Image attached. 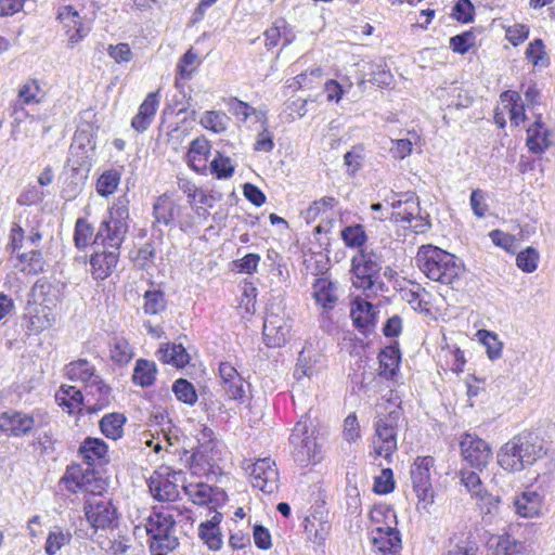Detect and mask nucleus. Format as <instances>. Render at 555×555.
Wrapping results in <instances>:
<instances>
[{
  "mask_svg": "<svg viewBox=\"0 0 555 555\" xmlns=\"http://www.w3.org/2000/svg\"><path fill=\"white\" fill-rule=\"evenodd\" d=\"M156 357L160 362L177 369L188 365L191 359L182 344L176 343L162 344L156 351Z\"/></svg>",
  "mask_w": 555,
  "mask_h": 555,
  "instance_id": "obj_28",
  "label": "nucleus"
},
{
  "mask_svg": "<svg viewBox=\"0 0 555 555\" xmlns=\"http://www.w3.org/2000/svg\"><path fill=\"white\" fill-rule=\"evenodd\" d=\"M209 149L210 146L207 140L199 138L193 140L186 154L190 167L195 171L205 168Z\"/></svg>",
  "mask_w": 555,
  "mask_h": 555,
  "instance_id": "obj_40",
  "label": "nucleus"
},
{
  "mask_svg": "<svg viewBox=\"0 0 555 555\" xmlns=\"http://www.w3.org/2000/svg\"><path fill=\"white\" fill-rule=\"evenodd\" d=\"M551 130L542 121L541 115L527 129L526 145L533 154H543L551 146Z\"/></svg>",
  "mask_w": 555,
  "mask_h": 555,
  "instance_id": "obj_22",
  "label": "nucleus"
},
{
  "mask_svg": "<svg viewBox=\"0 0 555 555\" xmlns=\"http://www.w3.org/2000/svg\"><path fill=\"white\" fill-rule=\"evenodd\" d=\"M479 546L472 531L454 533L442 555H478Z\"/></svg>",
  "mask_w": 555,
  "mask_h": 555,
  "instance_id": "obj_29",
  "label": "nucleus"
},
{
  "mask_svg": "<svg viewBox=\"0 0 555 555\" xmlns=\"http://www.w3.org/2000/svg\"><path fill=\"white\" fill-rule=\"evenodd\" d=\"M378 360L379 375L387 379L392 378L396 375L401 361V352L398 344L396 343L382 349L378 354Z\"/></svg>",
  "mask_w": 555,
  "mask_h": 555,
  "instance_id": "obj_35",
  "label": "nucleus"
},
{
  "mask_svg": "<svg viewBox=\"0 0 555 555\" xmlns=\"http://www.w3.org/2000/svg\"><path fill=\"white\" fill-rule=\"evenodd\" d=\"M529 36V27L525 24H514L506 28V39L513 44L522 43Z\"/></svg>",
  "mask_w": 555,
  "mask_h": 555,
  "instance_id": "obj_64",
  "label": "nucleus"
},
{
  "mask_svg": "<svg viewBox=\"0 0 555 555\" xmlns=\"http://www.w3.org/2000/svg\"><path fill=\"white\" fill-rule=\"evenodd\" d=\"M86 389L87 396H91L86 402L87 413L95 414L111 404L113 400L112 388L100 376L89 382Z\"/></svg>",
  "mask_w": 555,
  "mask_h": 555,
  "instance_id": "obj_19",
  "label": "nucleus"
},
{
  "mask_svg": "<svg viewBox=\"0 0 555 555\" xmlns=\"http://www.w3.org/2000/svg\"><path fill=\"white\" fill-rule=\"evenodd\" d=\"M386 202L392 208L390 220L395 223H411L422 210L414 192L393 193Z\"/></svg>",
  "mask_w": 555,
  "mask_h": 555,
  "instance_id": "obj_11",
  "label": "nucleus"
},
{
  "mask_svg": "<svg viewBox=\"0 0 555 555\" xmlns=\"http://www.w3.org/2000/svg\"><path fill=\"white\" fill-rule=\"evenodd\" d=\"M197 447L192 457L202 461L208 465L215 461L214 451L217 446L214 430L205 425L202 426L196 436Z\"/></svg>",
  "mask_w": 555,
  "mask_h": 555,
  "instance_id": "obj_31",
  "label": "nucleus"
},
{
  "mask_svg": "<svg viewBox=\"0 0 555 555\" xmlns=\"http://www.w3.org/2000/svg\"><path fill=\"white\" fill-rule=\"evenodd\" d=\"M159 105L158 92H151L139 107L137 115L131 120V126L138 132H144L154 120Z\"/></svg>",
  "mask_w": 555,
  "mask_h": 555,
  "instance_id": "obj_26",
  "label": "nucleus"
},
{
  "mask_svg": "<svg viewBox=\"0 0 555 555\" xmlns=\"http://www.w3.org/2000/svg\"><path fill=\"white\" fill-rule=\"evenodd\" d=\"M85 139L88 141V143H90L87 134L83 132L76 133L74 137V143L69 149V156L67 162L68 164H72V169L74 171H78L80 169L89 171L92 166L91 157L89 156L88 151L86 150V145L82 142Z\"/></svg>",
  "mask_w": 555,
  "mask_h": 555,
  "instance_id": "obj_32",
  "label": "nucleus"
},
{
  "mask_svg": "<svg viewBox=\"0 0 555 555\" xmlns=\"http://www.w3.org/2000/svg\"><path fill=\"white\" fill-rule=\"evenodd\" d=\"M157 366L154 361L138 359L133 369L132 382L142 388L151 387L156 379Z\"/></svg>",
  "mask_w": 555,
  "mask_h": 555,
  "instance_id": "obj_36",
  "label": "nucleus"
},
{
  "mask_svg": "<svg viewBox=\"0 0 555 555\" xmlns=\"http://www.w3.org/2000/svg\"><path fill=\"white\" fill-rule=\"evenodd\" d=\"M120 251L109 248L95 250L90 257L91 274L95 280H105L115 270Z\"/></svg>",
  "mask_w": 555,
  "mask_h": 555,
  "instance_id": "obj_20",
  "label": "nucleus"
},
{
  "mask_svg": "<svg viewBox=\"0 0 555 555\" xmlns=\"http://www.w3.org/2000/svg\"><path fill=\"white\" fill-rule=\"evenodd\" d=\"M172 391L176 398L185 404L194 405L197 401V393L193 384L185 378L177 379L172 385Z\"/></svg>",
  "mask_w": 555,
  "mask_h": 555,
  "instance_id": "obj_50",
  "label": "nucleus"
},
{
  "mask_svg": "<svg viewBox=\"0 0 555 555\" xmlns=\"http://www.w3.org/2000/svg\"><path fill=\"white\" fill-rule=\"evenodd\" d=\"M219 376L221 378L222 389L231 400L241 403L246 402L248 384L237 372V370L229 362H221L219 365Z\"/></svg>",
  "mask_w": 555,
  "mask_h": 555,
  "instance_id": "obj_13",
  "label": "nucleus"
},
{
  "mask_svg": "<svg viewBox=\"0 0 555 555\" xmlns=\"http://www.w3.org/2000/svg\"><path fill=\"white\" fill-rule=\"evenodd\" d=\"M47 423V414L39 411L26 414L10 409L0 414V430L12 437L27 436L34 428L42 427Z\"/></svg>",
  "mask_w": 555,
  "mask_h": 555,
  "instance_id": "obj_6",
  "label": "nucleus"
},
{
  "mask_svg": "<svg viewBox=\"0 0 555 555\" xmlns=\"http://www.w3.org/2000/svg\"><path fill=\"white\" fill-rule=\"evenodd\" d=\"M181 473H173V480L158 476L150 479V491L157 501H175L179 496L178 487L176 485L177 476Z\"/></svg>",
  "mask_w": 555,
  "mask_h": 555,
  "instance_id": "obj_33",
  "label": "nucleus"
},
{
  "mask_svg": "<svg viewBox=\"0 0 555 555\" xmlns=\"http://www.w3.org/2000/svg\"><path fill=\"white\" fill-rule=\"evenodd\" d=\"M18 260L25 264L23 271L28 274L36 275L44 272L46 260L38 249L18 255Z\"/></svg>",
  "mask_w": 555,
  "mask_h": 555,
  "instance_id": "obj_47",
  "label": "nucleus"
},
{
  "mask_svg": "<svg viewBox=\"0 0 555 555\" xmlns=\"http://www.w3.org/2000/svg\"><path fill=\"white\" fill-rule=\"evenodd\" d=\"M55 399L61 406L67 409L69 414L75 413L76 410L80 411L82 404L86 406L83 395L74 386H62Z\"/></svg>",
  "mask_w": 555,
  "mask_h": 555,
  "instance_id": "obj_39",
  "label": "nucleus"
},
{
  "mask_svg": "<svg viewBox=\"0 0 555 555\" xmlns=\"http://www.w3.org/2000/svg\"><path fill=\"white\" fill-rule=\"evenodd\" d=\"M382 255L373 249L361 248L351 259L352 285L361 289L364 295H377L384 292L385 284L382 280Z\"/></svg>",
  "mask_w": 555,
  "mask_h": 555,
  "instance_id": "obj_3",
  "label": "nucleus"
},
{
  "mask_svg": "<svg viewBox=\"0 0 555 555\" xmlns=\"http://www.w3.org/2000/svg\"><path fill=\"white\" fill-rule=\"evenodd\" d=\"M315 434L317 428L307 415L300 417L291 434L289 442L294 448L293 457L302 467L315 464L322 459Z\"/></svg>",
  "mask_w": 555,
  "mask_h": 555,
  "instance_id": "obj_4",
  "label": "nucleus"
},
{
  "mask_svg": "<svg viewBox=\"0 0 555 555\" xmlns=\"http://www.w3.org/2000/svg\"><path fill=\"white\" fill-rule=\"evenodd\" d=\"M108 447L101 438L87 437L79 446L78 455L88 466H93L105 459Z\"/></svg>",
  "mask_w": 555,
  "mask_h": 555,
  "instance_id": "obj_30",
  "label": "nucleus"
},
{
  "mask_svg": "<svg viewBox=\"0 0 555 555\" xmlns=\"http://www.w3.org/2000/svg\"><path fill=\"white\" fill-rule=\"evenodd\" d=\"M460 448L464 461L478 470H482L492 456L489 444L472 434L463 435Z\"/></svg>",
  "mask_w": 555,
  "mask_h": 555,
  "instance_id": "obj_12",
  "label": "nucleus"
},
{
  "mask_svg": "<svg viewBox=\"0 0 555 555\" xmlns=\"http://www.w3.org/2000/svg\"><path fill=\"white\" fill-rule=\"evenodd\" d=\"M107 488V481L94 468L88 467L81 491L101 495Z\"/></svg>",
  "mask_w": 555,
  "mask_h": 555,
  "instance_id": "obj_48",
  "label": "nucleus"
},
{
  "mask_svg": "<svg viewBox=\"0 0 555 555\" xmlns=\"http://www.w3.org/2000/svg\"><path fill=\"white\" fill-rule=\"evenodd\" d=\"M94 236L93 225L86 218H78L74 229L75 247L79 250L87 248L93 243Z\"/></svg>",
  "mask_w": 555,
  "mask_h": 555,
  "instance_id": "obj_44",
  "label": "nucleus"
},
{
  "mask_svg": "<svg viewBox=\"0 0 555 555\" xmlns=\"http://www.w3.org/2000/svg\"><path fill=\"white\" fill-rule=\"evenodd\" d=\"M542 499L535 491H525L515 499L517 514L522 517H534L540 514Z\"/></svg>",
  "mask_w": 555,
  "mask_h": 555,
  "instance_id": "obj_37",
  "label": "nucleus"
},
{
  "mask_svg": "<svg viewBox=\"0 0 555 555\" xmlns=\"http://www.w3.org/2000/svg\"><path fill=\"white\" fill-rule=\"evenodd\" d=\"M182 206L176 203L168 194L158 196L153 205V216L156 223L170 225L179 219Z\"/></svg>",
  "mask_w": 555,
  "mask_h": 555,
  "instance_id": "obj_24",
  "label": "nucleus"
},
{
  "mask_svg": "<svg viewBox=\"0 0 555 555\" xmlns=\"http://www.w3.org/2000/svg\"><path fill=\"white\" fill-rule=\"evenodd\" d=\"M478 335L481 343L487 347V353L491 360L499 359L502 352V344L498 340L494 333L488 331H479Z\"/></svg>",
  "mask_w": 555,
  "mask_h": 555,
  "instance_id": "obj_59",
  "label": "nucleus"
},
{
  "mask_svg": "<svg viewBox=\"0 0 555 555\" xmlns=\"http://www.w3.org/2000/svg\"><path fill=\"white\" fill-rule=\"evenodd\" d=\"M83 512L88 522L95 531L113 529L118 525L117 507L111 500L89 499L83 504Z\"/></svg>",
  "mask_w": 555,
  "mask_h": 555,
  "instance_id": "obj_8",
  "label": "nucleus"
},
{
  "mask_svg": "<svg viewBox=\"0 0 555 555\" xmlns=\"http://www.w3.org/2000/svg\"><path fill=\"white\" fill-rule=\"evenodd\" d=\"M120 182V173L115 169L104 171L98 179L96 192L107 197L113 194Z\"/></svg>",
  "mask_w": 555,
  "mask_h": 555,
  "instance_id": "obj_49",
  "label": "nucleus"
},
{
  "mask_svg": "<svg viewBox=\"0 0 555 555\" xmlns=\"http://www.w3.org/2000/svg\"><path fill=\"white\" fill-rule=\"evenodd\" d=\"M473 96L462 87L454 86L448 92L447 105L449 108L462 109L473 104Z\"/></svg>",
  "mask_w": 555,
  "mask_h": 555,
  "instance_id": "obj_51",
  "label": "nucleus"
},
{
  "mask_svg": "<svg viewBox=\"0 0 555 555\" xmlns=\"http://www.w3.org/2000/svg\"><path fill=\"white\" fill-rule=\"evenodd\" d=\"M64 285L56 280H50L46 276L38 279L30 289L34 302H39L48 309L56 307L61 301Z\"/></svg>",
  "mask_w": 555,
  "mask_h": 555,
  "instance_id": "obj_15",
  "label": "nucleus"
},
{
  "mask_svg": "<svg viewBox=\"0 0 555 555\" xmlns=\"http://www.w3.org/2000/svg\"><path fill=\"white\" fill-rule=\"evenodd\" d=\"M56 18L63 25L70 46L78 43L89 33V28L83 26L79 13L73 5L60 8Z\"/></svg>",
  "mask_w": 555,
  "mask_h": 555,
  "instance_id": "obj_18",
  "label": "nucleus"
},
{
  "mask_svg": "<svg viewBox=\"0 0 555 555\" xmlns=\"http://www.w3.org/2000/svg\"><path fill=\"white\" fill-rule=\"evenodd\" d=\"M197 59V55L192 51L188 50L183 56L180 59L178 65H177V72L180 78L182 79H190L192 76V73L194 68L192 66L194 65L195 61Z\"/></svg>",
  "mask_w": 555,
  "mask_h": 555,
  "instance_id": "obj_63",
  "label": "nucleus"
},
{
  "mask_svg": "<svg viewBox=\"0 0 555 555\" xmlns=\"http://www.w3.org/2000/svg\"><path fill=\"white\" fill-rule=\"evenodd\" d=\"M539 259L538 250L529 246L517 255L516 264L524 272L531 273L537 270Z\"/></svg>",
  "mask_w": 555,
  "mask_h": 555,
  "instance_id": "obj_55",
  "label": "nucleus"
},
{
  "mask_svg": "<svg viewBox=\"0 0 555 555\" xmlns=\"http://www.w3.org/2000/svg\"><path fill=\"white\" fill-rule=\"evenodd\" d=\"M129 225H122L120 222L104 219L95 233L93 245L102 248H109L119 251L128 233Z\"/></svg>",
  "mask_w": 555,
  "mask_h": 555,
  "instance_id": "obj_14",
  "label": "nucleus"
},
{
  "mask_svg": "<svg viewBox=\"0 0 555 555\" xmlns=\"http://www.w3.org/2000/svg\"><path fill=\"white\" fill-rule=\"evenodd\" d=\"M176 524L175 516L168 511H155L147 517L145 528L151 551L172 552L179 546Z\"/></svg>",
  "mask_w": 555,
  "mask_h": 555,
  "instance_id": "obj_5",
  "label": "nucleus"
},
{
  "mask_svg": "<svg viewBox=\"0 0 555 555\" xmlns=\"http://www.w3.org/2000/svg\"><path fill=\"white\" fill-rule=\"evenodd\" d=\"M395 489L393 474L390 468L382 469L379 476L375 477L373 490L377 494H388Z\"/></svg>",
  "mask_w": 555,
  "mask_h": 555,
  "instance_id": "obj_61",
  "label": "nucleus"
},
{
  "mask_svg": "<svg viewBox=\"0 0 555 555\" xmlns=\"http://www.w3.org/2000/svg\"><path fill=\"white\" fill-rule=\"evenodd\" d=\"M341 240L345 245L350 248H363L366 243L367 235L362 224H352L345 227L341 232Z\"/></svg>",
  "mask_w": 555,
  "mask_h": 555,
  "instance_id": "obj_46",
  "label": "nucleus"
},
{
  "mask_svg": "<svg viewBox=\"0 0 555 555\" xmlns=\"http://www.w3.org/2000/svg\"><path fill=\"white\" fill-rule=\"evenodd\" d=\"M350 315L354 327L363 335H367L376 325V307L362 298H356L351 305Z\"/></svg>",
  "mask_w": 555,
  "mask_h": 555,
  "instance_id": "obj_17",
  "label": "nucleus"
},
{
  "mask_svg": "<svg viewBox=\"0 0 555 555\" xmlns=\"http://www.w3.org/2000/svg\"><path fill=\"white\" fill-rule=\"evenodd\" d=\"M127 418L122 413H109L100 421L101 433L108 439L117 440L124 435V425Z\"/></svg>",
  "mask_w": 555,
  "mask_h": 555,
  "instance_id": "obj_38",
  "label": "nucleus"
},
{
  "mask_svg": "<svg viewBox=\"0 0 555 555\" xmlns=\"http://www.w3.org/2000/svg\"><path fill=\"white\" fill-rule=\"evenodd\" d=\"M331 524L323 512L315 511L305 519V532L314 544H322L331 531Z\"/></svg>",
  "mask_w": 555,
  "mask_h": 555,
  "instance_id": "obj_27",
  "label": "nucleus"
},
{
  "mask_svg": "<svg viewBox=\"0 0 555 555\" xmlns=\"http://www.w3.org/2000/svg\"><path fill=\"white\" fill-rule=\"evenodd\" d=\"M39 92L40 87L37 80H28L21 87L17 100L12 103L10 107L12 109L11 115L14 117L15 121L21 122L27 116L23 104H36L40 102L38 98Z\"/></svg>",
  "mask_w": 555,
  "mask_h": 555,
  "instance_id": "obj_21",
  "label": "nucleus"
},
{
  "mask_svg": "<svg viewBox=\"0 0 555 555\" xmlns=\"http://www.w3.org/2000/svg\"><path fill=\"white\" fill-rule=\"evenodd\" d=\"M546 454L543 440L534 433L514 436L498 452V464L508 473H518Z\"/></svg>",
  "mask_w": 555,
  "mask_h": 555,
  "instance_id": "obj_1",
  "label": "nucleus"
},
{
  "mask_svg": "<svg viewBox=\"0 0 555 555\" xmlns=\"http://www.w3.org/2000/svg\"><path fill=\"white\" fill-rule=\"evenodd\" d=\"M475 9L470 0H459L453 7L455 20L462 23H470L474 21Z\"/></svg>",
  "mask_w": 555,
  "mask_h": 555,
  "instance_id": "obj_62",
  "label": "nucleus"
},
{
  "mask_svg": "<svg viewBox=\"0 0 555 555\" xmlns=\"http://www.w3.org/2000/svg\"><path fill=\"white\" fill-rule=\"evenodd\" d=\"M129 218L128 199L125 196H120L114 203L108 211V220L115 221L122 225H128L127 220Z\"/></svg>",
  "mask_w": 555,
  "mask_h": 555,
  "instance_id": "obj_60",
  "label": "nucleus"
},
{
  "mask_svg": "<svg viewBox=\"0 0 555 555\" xmlns=\"http://www.w3.org/2000/svg\"><path fill=\"white\" fill-rule=\"evenodd\" d=\"M198 535L211 551H219L222 546V535L220 528H211L201 524L198 527Z\"/></svg>",
  "mask_w": 555,
  "mask_h": 555,
  "instance_id": "obj_57",
  "label": "nucleus"
},
{
  "mask_svg": "<svg viewBox=\"0 0 555 555\" xmlns=\"http://www.w3.org/2000/svg\"><path fill=\"white\" fill-rule=\"evenodd\" d=\"M373 546L380 553L397 555L402 548L401 534L396 527L379 526L370 532Z\"/></svg>",
  "mask_w": 555,
  "mask_h": 555,
  "instance_id": "obj_16",
  "label": "nucleus"
},
{
  "mask_svg": "<svg viewBox=\"0 0 555 555\" xmlns=\"http://www.w3.org/2000/svg\"><path fill=\"white\" fill-rule=\"evenodd\" d=\"M312 296L324 312H328L334 309L337 304V287L335 283L325 278H319L312 285Z\"/></svg>",
  "mask_w": 555,
  "mask_h": 555,
  "instance_id": "obj_25",
  "label": "nucleus"
},
{
  "mask_svg": "<svg viewBox=\"0 0 555 555\" xmlns=\"http://www.w3.org/2000/svg\"><path fill=\"white\" fill-rule=\"evenodd\" d=\"M435 460L431 456H418L411 466L413 490L420 501L433 502L434 490L430 480V468Z\"/></svg>",
  "mask_w": 555,
  "mask_h": 555,
  "instance_id": "obj_10",
  "label": "nucleus"
},
{
  "mask_svg": "<svg viewBox=\"0 0 555 555\" xmlns=\"http://www.w3.org/2000/svg\"><path fill=\"white\" fill-rule=\"evenodd\" d=\"M400 417L401 409L397 408L375 423L377 441H374V450L376 455L384 456L387 461H390L392 453L397 450V431Z\"/></svg>",
  "mask_w": 555,
  "mask_h": 555,
  "instance_id": "obj_7",
  "label": "nucleus"
},
{
  "mask_svg": "<svg viewBox=\"0 0 555 555\" xmlns=\"http://www.w3.org/2000/svg\"><path fill=\"white\" fill-rule=\"evenodd\" d=\"M476 36L472 30L463 31L450 38V48L459 53L465 54L475 44Z\"/></svg>",
  "mask_w": 555,
  "mask_h": 555,
  "instance_id": "obj_58",
  "label": "nucleus"
},
{
  "mask_svg": "<svg viewBox=\"0 0 555 555\" xmlns=\"http://www.w3.org/2000/svg\"><path fill=\"white\" fill-rule=\"evenodd\" d=\"M143 311L149 315H158L166 311L167 299L160 289H149L143 295Z\"/></svg>",
  "mask_w": 555,
  "mask_h": 555,
  "instance_id": "obj_42",
  "label": "nucleus"
},
{
  "mask_svg": "<svg viewBox=\"0 0 555 555\" xmlns=\"http://www.w3.org/2000/svg\"><path fill=\"white\" fill-rule=\"evenodd\" d=\"M415 261L429 280L444 285H452L464 272V266L455 255L430 244L418 248Z\"/></svg>",
  "mask_w": 555,
  "mask_h": 555,
  "instance_id": "obj_2",
  "label": "nucleus"
},
{
  "mask_svg": "<svg viewBox=\"0 0 555 555\" xmlns=\"http://www.w3.org/2000/svg\"><path fill=\"white\" fill-rule=\"evenodd\" d=\"M274 466L270 457L259 459L248 464L245 470L251 478L253 487L268 494L278 490L279 473Z\"/></svg>",
  "mask_w": 555,
  "mask_h": 555,
  "instance_id": "obj_9",
  "label": "nucleus"
},
{
  "mask_svg": "<svg viewBox=\"0 0 555 555\" xmlns=\"http://www.w3.org/2000/svg\"><path fill=\"white\" fill-rule=\"evenodd\" d=\"M95 369L86 359L73 361L66 365V375L72 380H80L86 385L92 382L98 375L94 374Z\"/></svg>",
  "mask_w": 555,
  "mask_h": 555,
  "instance_id": "obj_41",
  "label": "nucleus"
},
{
  "mask_svg": "<svg viewBox=\"0 0 555 555\" xmlns=\"http://www.w3.org/2000/svg\"><path fill=\"white\" fill-rule=\"evenodd\" d=\"M526 57L534 66H546L548 64V59L544 51V43L542 39L537 38L528 44L526 49Z\"/></svg>",
  "mask_w": 555,
  "mask_h": 555,
  "instance_id": "obj_56",
  "label": "nucleus"
},
{
  "mask_svg": "<svg viewBox=\"0 0 555 555\" xmlns=\"http://www.w3.org/2000/svg\"><path fill=\"white\" fill-rule=\"evenodd\" d=\"M235 167L230 157L217 153V156L210 162V171L217 179H230L234 173Z\"/></svg>",
  "mask_w": 555,
  "mask_h": 555,
  "instance_id": "obj_52",
  "label": "nucleus"
},
{
  "mask_svg": "<svg viewBox=\"0 0 555 555\" xmlns=\"http://www.w3.org/2000/svg\"><path fill=\"white\" fill-rule=\"evenodd\" d=\"M87 474V468H82L79 464L67 466L65 474L62 476L60 483H63L70 493L81 491L82 483Z\"/></svg>",
  "mask_w": 555,
  "mask_h": 555,
  "instance_id": "obj_43",
  "label": "nucleus"
},
{
  "mask_svg": "<svg viewBox=\"0 0 555 555\" xmlns=\"http://www.w3.org/2000/svg\"><path fill=\"white\" fill-rule=\"evenodd\" d=\"M132 348L126 339L114 338L111 344V358L115 363L126 364L132 359Z\"/></svg>",
  "mask_w": 555,
  "mask_h": 555,
  "instance_id": "obj_54",
  "label": "nucleus"
},
{
  "mask_svg": "<svg viewBox=\"0 0 555 555\" xmlns=\"http://www.w3.org/2000/svg\"><path fill=\"white\" fill-rule=\"evenodd\" d=\"M27 331L29 334H37L47 328H50L55 321V317L51 309L35 304L34 307L28 308Z\"/></svg>",
  "mask_w": 555,
  "mask_h": 555,
  "instance_id": "obj_34",
  "label": "nucleus"
},
{
  "mask_svg": "<svg viewBox=\"0 0 555 555\" xmlns=\"http://www.w3.org/2000/svg\"><path fill=\"white\" fill-rule=\"evenodd\" d=\"M183 490L194 504L208 505L212 502L215 489L207 483H190L184 486Z\"/></svg>",
  "mask_w": 555,
  "mask_h": 555,
  "instance_id": "obj_45",
  "label": "nucleus"
},
{
  "mask_svg": "<svg viewBox=\"0 0 555 555\" xmlns=\"http://www.w3.org/2000/svg\"><path fill=\"white\" fill-rule=\"evenodd\" d=\"M70 540L72 533L69 531H63L62 529L50 531L46 541V553L48 555L56 554L64 545L69 544Z\"/></svg>",
  "mask_w": 555,
  "mask_h": 555,
  "instance_id": "obj_53",
  "label": "nucleus"
},
{
  "mask_svg": "<svg viewBox=\"0 0 555 555\" xmlns=\"http://www.w3.org/2000/svg\"><path fill=\"white\" fill-rule=\"evenodd\" d=\"M288 326L283 319L274 314H268L263 322V339L268 347L276 348L283 346L287 341Z\"/></svg>",
  "mask_w": 555,
  "mask_h": 555,
  "instance_id": "obj_23",
  "label": "nucleus"
}]
</instances>
